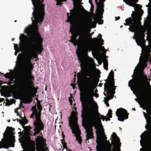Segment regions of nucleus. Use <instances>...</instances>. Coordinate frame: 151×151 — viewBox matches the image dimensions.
I'll return each instance as SVG.
<instances>
[{
	"instance_id": "nucleus-5",
	"label": "nucleus",
	"mask_w": 151,
	"mask_h": 151,
	"mask_svg": "<svg viewBox=\"0 0 151 151\" xmlns=\"http://www.w3.org/2000/svg\"><path fill=\"white\" fill-rule=\"evenodd\" d=\"M76 13L73 12L70 14L67 13L68 19L66 22L70 23V32L72 35L71 36V39L69 42L72 43L75 46L81 47L82 48V41L81 40L80 37L81 35L85 29L86 26L82 25L83 20L78 19L76 21V25L78 28V34L77 35L75 33V27L73 25H72V23L75 21L76 18Z\"/></svg>"
},
{
	"instance_id": "nucleus-20",
	"label": "nucleus",
	"mask_w": 151,
	"mask_h": 151,
	"mask_svg": "<svg viewBox=\"0 0 151 151\" xmlns=\"http://www.w3.org/2000/svg\"><path fill=\"white\" fill-rule=\"evenodd\" d=\"M136 41L138 46H141L142 44H145V40L143 38H139Z\"/></svg>"
},
{
	"instance_id": "nucleus-17",
	"label": "nucleus",
	"mask_w": 151,
	"mask_h": 151,
	"mask_svg": "<svg viewBox=\"0 0 151 151\" xmlns=\"http://www.w3.org/2000/svg\"><path fill=\"white\" fill-rule=\"evenodd\" d=\"M127 4L134 7L135 10V8H139L140 5L137 4V3L138 1V0H123Z\"/></svg>"
},
{
	"instance_id": "nucleus-58",
	"label": "nucleus",
	"mask_w": 151,
	"mask_h": 151,
	"mask_svg": "<svg viewBox=\"0 0 151 151\" xmlns=\"http://www.w3.org/2000/svg\"><path fill=\"white\" fill-rule=\"evenodd\" d=\"M22 55V54L21 53H19V55Z\"/></svg>"
},
{
	"instance_id": "nucleus-8",
	"label": "nucleus",
	"mask_w": 151,
	"mask_h": 151,
	"mask_svg": "<svg viewBox=\"0 0 151 151\" xmlns=\"http://www.w3.org/2000/svg\"><path fill=\"white\" fill-rule=\"evenodd\" d=\"M37 106L38 110L37 109L36 106L35 108L32 107L31 110L32 111V113L30 116L31 118L34 119V116L36 118V120L34 123L35 126L34 131H35L34 134H35L40 133L41 131L43 130L44 129V124L41 119L42 106L39 102L37 104Z\"/></svg>"
},
{
	"instance_id": "nucleus-27",
	"label": "nucleus",
	"mask_w": 151,
	"mask_h": 151,
	"mask_svg": "<svg viewBox=\"0 0 151 151\" xmlns=\"http://www.w3.org/2000/svg\"><path fill=\"white\" fill-rule=\"evenodd\" d=\"M61 143L63 146V149H67V144L65 142V139L61 140Z\"/></svg>"
},
{
	"instance_id": "nucleus-2",
	"label": "nucleus",
	"mask_w": 151,
	"mask_h": 151,
	"mask_svg": "<svg viewBox=\"0 0 151 151\" xmlns=\"http://www.w3.org/2000/svg\"><path fill=\"white\" fill-rule=\"evenodd\" d=\"M34 6L32 18V22L34 25V30L31 31V27H27L24 32L28 34L29 38L27 42L34 45L36 43L41 45L42 44L43 39L38 31V24L43 22L45 14V5L42 4L43 0H31Z\"/></svg>"
},
{
	"instance_id": "nucleus-34",
	"label": "nucleus",
	"mask_w": 151,
	"mask_h": 151,
	"mask_svg": "<svg viewBox=\"0 0 151 151\" xmlns=\"http://www.w3.org/2000/svg\"><path fill=\"white\" fill-rule=\"evenodd\" d=\"M31 128L32 127L29 126H27L24 127V129L28 131L30 130Z\"/></svg>"
},
{
	"instance_id": "nucleus-9",
	"label": "nucleus",
	"mask_w": 151,
	"mask_h": 151,
	"mask_svg": "<svg viewBox=\"0 0 151 151\" xmlns=\"http://www.w3.org/2000/svg\"><path fill=\"white\" fill-rule=\"evenodd\" d=\"M108 79H106L105 81V83L104 84V89L106 91V93L104 92V96H106L108 99L107 100H104L105 103L107 107L109 106V104L108 100L113 99L114 97V94L115 92V89H113L114 87H116L114 86V72L111 70L108 77Z\"/></svg>"
},
{
	"instance_id": "nucleus-15",
	"label": "nucleus",
	"mask_w": 151,
	"mask_h": 151,
	"mask_svg": "<svg viewBox=\"0 0 151 151\" xmlns=\"http://www.w3.org/2000/svg\"><path fill=\"white\" fill-rule=\"evenodd\" d=\"M78 118L76 114L75 111L72 110L70 118H69V124L71 129L73 127L78 126L77 123Z\"/></svg>"
},
{
	"instance_id": "nucleus-1",
	"label": "nucleus",
	"mask_w": 151,
	"mask_h": 151,
	"mask_svg": "<svg viewBox=\"0 0 151 151\" xmlns=\"http://www.w3.org/2000/svg\"><path fill=\"white\" fill-rule=\"evenodd\" d=\"M78 83L82 84L83 89L80 93V101L82 103L81 117L82 118V126L86 130V137L91 139L93 137L92 127L94 126L95 129L97 114L100 116L103 121L105 119L104 115L99 113L98 106L94 101V80L92 77H78Z\"/></svg>"
},
{
	"instance_id": "nucleus-53",
	"label": "nucleus",
	"mask_w": 151,
	"mask_h": 151,
	"mask_svg": "<svg viewBox=\"0 0 151 151\" xmlns=\"http://www.w3.org/2000/svg\"><path fill=\"white\" fill-rule=\"evenodd\" d=\"M2 83H5V84H6V82H2V81H0Z\"/></svg>"
},
{
	"instance_id": "nucleus-12",
	"label": "nucleus",
	"mask_w": 151,
	"mask_h": 151,
	"mask_svg": "<svg viewBox=\"0 0 151 151\" xmlns=\"http://www.w3.org/2000/svg\"><path fill=\"white\" fill-rule=\"evenodd\" d=\"M4 138L2 139L1 141H0V148H4L8 150L9 147H14V144L12 145H11L13 141L14 140V136H12L9 133H7L4 135Z\"/></svg>"
},
{
	"instance_id": "nucleus-10",
	"label": "nucleus",
	"mask_w": 151,
	"mask_h": 151,
	"mask_svg": "<svg viewBox=\"0 0 151 151\" xmlns=\"http://www.w3.org/2000/svg\"><path fill=\"white\" fill-rule=\"evenodd\" d=\"M111 138L112 145L115 147V149L112 150L111 149V146H110L107 149L106 151H120V147L121 146V143L120 142V139L117 136L116 133L113 132L111 135ZM97 146L96 147V149L97 151H103L102 147V142L101 137H100L97 138L96 141Z\"/></svg>"
},
{
	"instance_id": "nucleus-38",
	"label": "nucleus",
	"mask_w": 151,
	"mask_h": 151,
	"mask_svg": "<svg viewBox=\"0 0 151 151\" xmlns=\"http://www.w3.org/2000/svg\"><path fill=\"white\" fill-rule=\"evenodd\" d=\"M12 81H9L8 82L6 83V84L10 86H11V85L12 84Z\"/></svg>"
},
{
	"instance_id": "nucleus-3",
	"label": "nucleus",
	"mask_w": 151,
	"mask_h": 151,
	"mask_svg": "<svg viewBox=\"0 0 151 151\" xmlns=\"http://www.w3.org/2000/svg\"><path fill=\"white\" fill-rule=\"evenodd\" d=\"M28 59L23 60V62L27 67V75L22 74L16 79L17 84L22 88L25 93L22 100L25 104H30L32 101L31 86L33 84V81L35 80L34 77L32 75L31 71L34 67L31 63V59Z\"/></svg>"
},
{
	"instance_id": "nucleus-33",
	"label": "nucleus",
	"mask_w": 151,
	"mask_h": 151,
	"mask_svg": "<svg viewBox=\"0 0 151 151\" xmlns=\"http://www.w3.org/2000/svg\"><path fill=\"white\" fill-rule=\"evenodd\" d=\"M14 44V49L16 51L18 50H19L18 49V45L17 44Z\"/></svg>"
},
{
	"instance_id": "nucleus-37",
	"label": "nucleus",
	"mask_w": 151,
	"mask_h": 151,
	"mask_svg": "<svg viewBox=\"0 0 151 151\" xmlns=\"http://www.w3.org/2000/svg\"><path fill=\"white\" fill-rule=\"evenodd\" d=\"M16 120H17V121L18 122H19V123L21 124H22V122H23V121H22V120H20V119H16Z\"/></svg>"
},
{
	"instance_id": "nucleus-21",
	"label": "nucleus",
	"mask_w": 151,
	"mask_h": 151,
	"mask_svg": "<svg viewBox=\"0 0 151 151\" xmlns=\"http://www.w3.org/2000/svg\"><path fill=\"white\" fill-rule=\"evenodd\" d=\"M35 142L32 141L30 143V146L28 151H35Z\"/></svg>"
},
{
	"instance_id": "nucleus-44",
	"label": "nucleus",
	"mask_w": 151,
	"mask_h": 151,
	"mask_svg": "<svg viewBox=\"0 0 151 151\" xmlns=\"http://www.w3.org/2000/svg\"><path fill=\"white\" fill-rule=\"evenodd\" d=\"M89 139H88V138H87L85 140V142H86V143H89V141L88 140Z\"/></svg>"
},
{
	"instance_id": "nucleus-6",
	"label": "nucleus",
	"mask_w": 151,
	"mask_h": 151,
	"mask_svg": "<svg viewBox=\"0 0 151 151\" xmlns=\"http://www.w3.org/2000/svg\"><path fill=\"white\" fill-rule=\"evenodd\" d=\"M27 36L24 34H21L19 37L21 44L19 45L20 48L21 50H24L26 51L27 54L24 57L23 59L27 60L28 58H31V60L33 57L35 58H38L37 54L41 53L43 50L42 44L41 45L37 43L34 44V45H31L30 43L27 42L26 48H25V39Z\"/></svg>"
},
{
	"instance_id": "nucleus-18",
	"label": "nucleus",
	"mask_w": 151,
	"mask_h": 151,
	"mask_svg": "<svg viewBox=\"0 0 151 151\" xmlns=\"http://www.w3.org/2000/svg\"><path fill=\"white\" fill-rule=\"evenodd\" d=\"M105 1V0H104L103 1H102V0H95V3L97 6L96 11L98 10V9L99 10H100L101 8H103L104 7L103 2Z\"/></svg>"
},
{
	"instance_id": "nucleus-63",
	"label": "nucleus",
	"mask_w": 151,
	"mask_h": 151,
	"mask_svg": "<svg viewBox=\"0 0 151 151\" xmlns=\"http://www.w3.org/2000/svg\"><path fill=\"white\" fill-rule=\"evenodd\" d=\"M5 97H9V96H5Z\"/></svg>"
},
{
	"instance_id": "nucleus-49",
	"label": "nucleus",
	"mask_w": 151,
	"mask_h": 151,
	"mask_svg": "<svg viewBox=\"0 0 151 151\" xmlns=\"http://www.w3.org/2000/svg\"><path fill=\"white\" fill-rule=\"evenodd\" d=\"M100 42H101V45L100 46H102V45H103L104 44V43H103V42L104 41H100Z\"/></svg>"
},
{
	"instance_id": "nucleus-45",
	"label": "nucleus",
	"mask_w": 151,
	"mask_h": 151,
	"mask_svg": "<svg viewBox=\"0 0 151 151\" xmlns=\"http://www.w3.org/2000/svg\"><path fill=\"white\" fill-rule=\"evenodd\" d=\"M4 100V98H0V103L2 102Z\"/></svg>"
},
{
	"instance_id": "nucleus-7",
	"label": "nucleus",
	"mask_w": 151,
	"mask_h": 151,
	"mask_svg": "<svg viewBox=\"0 0 151 151\" xmlns=\"http://www.w3.org/2000/svg\"><path fill=\"white\" fill-rule=\"evenodd\" d=\"M88 25L89 23L83 20L82 25H85L86 28L80 37L81 40L82 41V48L85 52L86 54L88 52H90L93 50V47L94 45H96L99 39L97 37H94L92 39V35L86 33V30Z\"/></svg>"
},
{
	"instance_id": "nucleus-24",
	"label": "nucleus",
	"mask_w": 151,
	"mask_h": 151,
	"mask_svg": "<svg viewBox=\"0 0 151 151\" xmlns=\"http://www.w3.org/2000/svg\"><path fill=\"white\" fill-rule=\"evenodd\" d=\"M36 142L39 143H42L43 142V138L40 136H38L37 138L36 139Z\"/></svg>"
},
{
	"instance_id": "nucleus-35",
	"label": "nucleus",
	"mask_w": 151,
	"mask_h": 151,
	"mask_svg": "<svg viewBox=\"0 0 151 151\" xmlns=\"http://www.w3.org/2000/svg\"><path fill=\"white\" fill-rule=\"evenodd\" d=\"M22 120L23 121V122H22V124H25L27 123L28 122V120L26 119H23Z\"/></svg>"
},
{
	"instance_id": "nucleus-40",
	"label": "nucleus",
	"mask_w": 151,
	"mask_h": 151,
	"mask_svg": "<svg viewBox=\"0 0 151 151\" xmlns=\"http://www.w3.org/2000/svg\"><path fill=\"white\" fill-rule=\"evenodd\" d=\"M19 52V50H18L16 51L14 53L15 55L16 56L17 55V53L18 52Z\"/></svg>"
},
{
	"instance_id": "nucleus-56",
	"label": "nucleus",
	"mask_w": 151,
	"mask_h": 151,
	"mask_svg": "<svg viewBox=\"0 0 151 151\" xmlns=\"http://www.w3.org/2000/svg\"><path fill=\"white\" fill-rule=\"evenodd\" d=\"M13 79H11L10 80V81H12V82L13 81Z\"/></svg>"
},
{
	"instance_id": "nucleus-16",
	"label": "nucleus",
	"mask_w": 151,
	"mask_h": 151,
	"mask_svg": "<svg viewBox=\"0 0 151 151\" xmlns=\"http://www.w3.org/2000/svg\"><path fill=\"white\" fill-rule=\"evenodd\" d=\"M71 129L72 130V133L75 134L74 135L76 137V139L78 141V143L81 144L82 140L80 136L81 132L78 126L73 127Z\"/></svg>"
},
{
	"instance_id": "nucleus-23",
	"label": "nucleus",
	"mask_w": 151,
	"mask_h": 151,
	"mask_svg": "<svg viewBox=\"0 0 151 151\" xmlns=\"http://www.w3.org/2000/svg\"><path fill=\"white\" fill-rule=\"evenodd\" d=\"M6 102L5 103V105L6 106L8 105H12L13 103L14 104L16 101L15 100L12 99V101L13 102H12V101H10L9 100V99H6Z\"/></svg>"
},
{
	"instance_id": "nucleus-14",
	"label": "nucleus",
	"mask_w": 151,
	"mask_h": 151,
	"mask_svg": "<svg viewBox=\"0 0 151 151\" xmlns=\"http://www.w3.org/2000/svg\"><path fill=\"white\" fill-rule=\"evenodd\" d=\"M116 115L118 118V120L123 122L125 119L128 118L129 113L127 110L122 108L118 109L116 113Z\"/></svg>"
},
{
	"instance_id": "nucleus-39",
	"label": "nucleus",
	"mask_w": 151,
	"mask_h": 151,
	"mask_svg": "<svg viewBox=\"0 0 151 151\" xmlns=\"http://www.w3.org/2000/svg\"><path fill=\"white\" fill-rule=\"evenodd\" d=\"M151 52V47L149 48L147 50V53L148 54H149Z\"/></svg>"
},
{
	"instance_id": "nucleus-30",
	"label": "nucleus",
	"mask_w": 151,
	"mask_h": 151,
	"mask_svg": "<svg viewBox=\"0 0 151 151\" xmlns=\"http://www.w3.org/2000/svg\"><path fill=\"white\" fill-rule=\"evenodd\" d=\"M19 108H18L15 109V112L17 114V115L19 116V117L22 119H23V118L21 116V115H19L18 111H17V110Z\"/></svg>"
},
{
	"instance_id": "nucleus-55",
	"label": "nucleus",
	"mask_w": 151,
	"mask_h": 151,
	"mask_svg": "<svg viewBox=\"0 0 151 151\" xmlns=\"http://www.w3.org/2000/svg\"><path fill=\"white\" fill-rule=\"evenodd\" d=\"M67 149L66 151H72L71 150H68L67 149Z\"/></svg>"
},
{
	"instance_id": "nucleus-25",
	"label": "nucleus",
	"mask_w": 151,
	"mask_h": 151,
	"mask_svg": "<svg viewBox=\"0 0 151 151\" xmlns=\"http://www.w3.org/2000/svg\"><path fill=\"white\" fill-rule=\"evenodd\" d=\"M104 67V69L106 70H107L108 69V61L106 59H104L103 61Z\"/></svg>"
},
{
	"instance_id": "nucleus-52",
	"label": "nucleus",
	"mask_w": 151,
	"mask_h": 151,
	"mask_svg": "<svg viewBox=\"0 0 151 151\" xmlns=\"http://www.w3.org/2000/svg\"><path fill=\"white\" fill-rule=\"evenodd\" d=\"M143 11L142 10H141L140 12V13L142 15L143 14Z\"/></svg>"
},
{
	"instance_id": "nucleus-13",
	"label": "nucleus",
	"mask_w": 151,
	"mask_h": 151,
	"mask_svg": "<svg viewBox=\"0 0 151 151\" xmlns=\"http://www.w3.org/2000/svg\"><path fill=\"white\" fill-rule=\"evenodd\" d=\"M145 117L147 124V125L145 126V128L147 129L150 128L148 130L145 131L146 132V137L150 145H151V116H148V117L146 116H145Z\"/></svg>"
},
{
	"instance_id": "nucleus-47",
	"label": "nucleus",
	"mask_w": 151,
	"mask_h": 151,
	"mask_svg": "<svg viewBox=\"0 0 151 151\" xmlns=\"http://www.w3.org/2000/svg\"><path fill=\"white\" fill-rule=\"evenodd\" d=\"M62 136L63 137V139H65V135L64 134L63 132L62 134Z\"/></svg>"
},
{
	"instance_id": "nucleus-48",
	"label": "nucleus",
	"mask_w": 151,
	"mask_h": 151,
	"mask_svg": "<svg viewBox=\"0 0 151 151\" xmlns=\"http://www.w3.org/2000/svg\"><path fill=\"white\" fill-rule=\"evenodd\" d=\"M115 18H116L115 20H119L120 18V17H115Z\"/></svg>"
},
{
	"instance_id": "nucleus-22",
	"label": "nucleus",
	"mask_w": 151,
	"mask_h": 151,
	"mask_svg": "<svg viewBox=\"0 0 151 151\" xmlns=\"http://www.w3.org/2000/svg\"><path fill=\"white\" fill-rule=\"evenodd\" d=\"M98 43L96 46L94 45L93 47V49H95V50L98 52H100L101 51V49L100 48H101L103 50H105V49L104 48V46H100V47H99L98 45Z\"/></svg>"
},
{
	"instance_id": "nucleus-41",
	"label": "nucleus",
	"mask_w": 151,
	"mask_h": 151,
	"mask_svg": "<svg viewBox=\"0 0 151 151\" xmlns=\"http://www.w3.org/2000/svg\"><path fill=\"white\" fill-rule=\"evenodd\" d=\"M40 151H46V150L43 147L40 149Z\"/></svg>"
},
{
	"instance_id": "nucleus-59",
	"label": "nucleus",
	"mask_w": 151,
	"mask_h": 151,
	"mask_svg": "<svg viewBox=\"0 0 151 151\" xmlns=\"http://www.w3.org/2000/svg\"><path fill=\"white\" fill-rule=\"evenodd\" d=\"M99 121H100V123L101 124V122H100L101 120V118H100V119H99Z\"/></svg>"
},
{
	"instance_id": "nucleus-11",
	"label": "nucleus",
	"mask_w": 151,
	"mask_h": 151,
	"mask_svg": "<svg viewBox=\"0 0 151 151\" xmlns=\"http://www.w3.org/2000/svg\"><path fill=\"white\" fill-rule=\"evenodd\" d=\"M142 19L140 16H138L136 18L133 17L132 19L130 17L125 20L126 23H124L125 25H129V29L131 32H134L137 29L138 22H140Z\"/></svg>"
},
{
	"instance_id": "nucleus-43",
	"label": "nucleus",
	"mask_w": 151,
	"mask_h": 151,
	"mask_svg": "<svg viewBox=\"0 0 151 151\" xmlns=\"http://www.w3.org/2000/svg\"><path fill=\"white\" fill-rule=\"evenodd\" d=\"M89 2L90 4H91V6H93V4L92 2V0H89Z\"/></svg>"
},
{
	"instance_id": "nucleus-32",
	"label": "nucleus",
	"mask_w": 151,
	"mask_h": 151,
	"mask_svg": "<svg viewBox=\"0 0 151 151\" xmlns=\"http://www.w3.org/2000/svg\"><path fill=\"white\" fill-rule=\"evenodd\" d=\"M98 37H99V40L98 41V43L99 42V41H104V40L101 38L102 35L101 34H99L98 36Z\"/></svg>"
},
{
	"instance_id": "nucleus-51",
	"label": "nucleus",
	"mask_w": 151,
	"mask_h": 151,
	"mask_svg": "<svg viewBox=\"0 0 151 151\" xmlns=\"http://www.w3.org/2000/svg\"><path fill=\"white\" fill-rule=\"evenodd\" d=\"M19 106L20 107H22L23 108H24V107L22 106V103H21L19 105Z\"/></svg>"
},
{
	"instance_id": "nucleus-36",
	"label": "nucleus",
	"mask_w": 151,
	"mask_h": 151,
	"mask_svg": "<svg viewBox=\"0 0 151 151\" xmlns=\"http://www.w3.org/2000/svg\"><path fill=\"white\" fill-rule=\"evenodd\" d=\"M98 23L100 24H102L103 23V20L102 19H99L98 20Z\"/></svg>"
},
{
	"instance_id": "nucleus-64",
	"label": "nucleus",
	"mask_w": 151,
	"mask_h": 151,
	"mask_svg": "<svg viewBox=\"0 0 151 151\" xmlns=\"http://www.w3.org/2000/svg\"><path fill=\"white\" fill-rule=\"evenodd\" d=\"M74 110H76V108H74Z\"/></svg>"
},
{
	"instance_id": "nucleus-57",
	"label": "nucleus",
	"mask_w": 151,
	"mask_h": 151,
	"mask_svg": "<svg viewBox=\"0 0 151 151\" xmlns=\"http://www.w3.org/2000/svg\"><path fill=\"white\" fill-rule=\"evenodd\" d=\"M69 101H70V104H71V103L72 102V100H69Z\"/></svg>"
},
{
	"instance_id": "nucleus-29",
	"label": "nucleus",
	"mask_w": 151,
	"mask_h": 151,
	"mask_svg": "<svg viewBox=\"0 0 151 151\" xmlns=\"http://www.w3.org/2000/svg\"><path fill=\"white\" fill-rule=\"evenodd\" d=\"M112 110L111 109H110L109 110L108 113L107 114V116L109 118H111L112 117Z\"/></svg>"
},
{
	"instance_id": "nucleus-54",
	"label": "nucleus",
	"mask_w": 151,
	"mask_h": 151,
	"mask_svg": "<svg viewBox=\"0 0 151 151\" xmlns=\"http://www.w3.org/2000/svg\"><path fill=\"white\" fill-rule=\"evenodd\" d=\"M2 83H1V82H0V87H1V86H2Z\"/></svg>"
},
{
	"instance_id": "nucleus-19",
	"label": "nucleus",
	"mask_w": 151,
	"mask_h": 151,
	"mask_svg": "<svg viewBox=\"0 0 151 151\" xmlns=\"http://www.w3.org/2000/svg\"><path fill=\"white\" fill-rule=\"evenodd\" d=\"M96 134H97V138L98 137H100L101 138V141H102V147H103V150H103V145H104V142L103 141V139H102V138H101V136L100 135H99V134H98V132H97V130H96ZM96 140H97V138H96ZM97 141V140H96V141ZM96 142H97L96 141ZM107 143H108V145H107L106 146V149L105 150V151H107V149L108 148H109V147L110 146H111V145L110 143V142L109 141H108V142H107ZM103 151H104V150H103Z\"/></svg>"
},
{
	"instance_id": "nucleus-50",
	"label": "nucleus",
	"mask_w": 151,
	"mask_h": 151,
	"mask_svg": "<svg viewBox=\"0 0 151 151\" xmlns=\"http://www.w3.org/2000/svg\"><path fill=\"white\" fill-rule=\"evenodd\" d=\"M106 139H107V138H106V136L105 135V138H104V141H105L106 142H107Z\"/></svg>"
},
{
	"instance_id": "nucleus-46",
	"label": "nucleus",
	"mask_w": 151,
	"mask_h": 151,
	"mask_svg": "<svg viewBox=\"0 0 151 151\" xmlns=\"http://www.w3.org/2000/svg\"><path fill=\"white\" fill-rule=\"evenodd\" d=\"M105 117L107 118V119H106V121H110V119H109V117L108 118L106 116H105Z\"/></svg>"
},
{
	"instance_id": "nucleus-28",
	"label": "nucleus",
	"mask_w": 151,
	"mask_h": 151,
	"mask_svg": "<svg viewBox=\"0 0 151 151\" xmlns=\"http://www.w3.org/2000/svg\"><path fill=\"white\" fill-rule=\"evenodd\" d=\"M67 0H56V1H57V5H60L62 4L61 3L66 1Z\"/></svg>"
},
{
	"instance_id": "nucleus-42",
	"label": "nucleus",
	"mask_w": 151,
	"mask_h": 151,
	"mask_svg": "<svg viewBox=\"0 0 151 151\" xmlns=\"http://www.w3.org/2000/svg\"><path fill=\"white\" fill-rule=\"evenodd\" d=\"M93 7H94V6H91V12H93Z\"/></svg>"
},
{
	"instance_id": "nucleus-61",
	"label": "nucleus",
	"mask_w": 151,
	"mask_h": 151,
	"mask_svg": "<svg viewBox=\"0 0 151 151\" xmlns=\"http://www.w3.org/2000/svg\"><path fill=\"white\" fill-rule=\"evenodd\" d=\"M99 64V65H101V62H100V63H99V62L98 63Z\"/></svg>"
},
{
	"instance_id": "nucleus-60",
	"label": "nucleus",
	"mask_w": 151,
	"mask_h": 151,
	"mask_svg": "<svg viewBox=\"0 0 151 151\" xmlns=\"http://www.w3.org/2000/svg\"><path fill=\"white\" fill-rule=\"evenodd\" d=\"M140 145H141V146H142L143 145H142V143L141 142V141H140Z\"/></svg>"
},
{
	"instance_id": "nucleus-62",
	"label": "nucleus",
	"mask_w": 151,
	"mask_h": 151,
	"mask_svg": "<svg viewBox=\"0 0 151 151\" xmlns=\"http://www.w3.org/2000/svg\"><path fill=\"white\" fill-rule=\"evenodd\" d=\"M14 40V38H12V41H13V40Z\"/></svg>"
},
{
	"instance_id": "nucleus-26",
	"label": "nucleus",
	"mask_w": 151,
	"mask_h": 151,
	"mask_svg": "<svg viewBox=\"0 0 151 151\" xmlns=\"http://www.w3.org/2000/svg\"><path fill=\"white\" fill-rule=\"evenodd\" d=\"M2 75H3L4 77L6 78H7L10 79L11 78V74L10 73H7L5 74H4V73H1Z\"/></svg>"
},
{
	"instance_id": "nucleus-31",
	"label": "nucleus",
	"mask_w": 151,
	"mask_h": 151,
	"mask_svg": "<svg viewBox=\"0 0 151 151\" xmlns=\"http://www.w3.org/2000/svg\"><path fill=\"white\" fill-rule=\"evenodd\" d=\"M7 129H9V130L10 132H11L12 134H14V132H13V131L14 130V128H13L12 127H7Z\"/></svg>"
},
{
	"instance_id": "nucleus-4",
	"label": "nucleus",
	"mask_w": 151,
	"mask_h": 151,
	"mask_svg": "<svg viewBox=\"0 0 151 151\" xmlns=\"http://www.w3.org/2000/svg\"><path fill=\"white\" fill-rule=\"evenodd\" d=\"M143 73V71L141 76H135L129 82L128 86L132 91H135L139 95L144 106L150 108H151V101L149 99L143 78L146 79L147 78Z\"/></svg>"
}]
</instances>
